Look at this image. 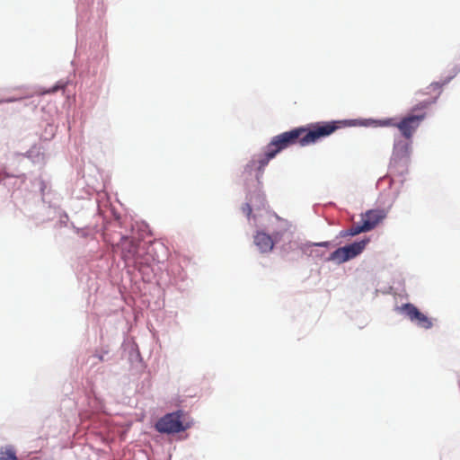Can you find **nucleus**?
Segmentation results:
<instances>
[{"label": "nucleus", "instance_id": "7ed1b4c3", "mask_svg": "<svg viewBox=\"0 0 460 460\" xmlns=\"http://www.w3.org/2000/svg\"><path fill=\"white\" fill-rule=\"evenodd\" d=\"M182 411L167 413L155 423V429L160 433L173 434L188 429L181 421Z\"/></svg>", "mask_w": 460, "mask_h": 460}, {"label": "nucleus", "instance_id": "6e6552de", "mask_svg": "<svg viewBox=\"0 0 460 460\" xmlns=\"http://www.w3.org/2000/svg\"><path fill=\"white\" fill-rule=\"evenodd\" d=\"M121 253L123 260L134 264L139 262L138 243L132 239L125 238L121 243Z\"/></svg>", "mask_w": 460, "mask_h": 460}, {"label": "nucleus", "instance_id": "2eb2a0df", "mask_svg": "<svg viewBox=\"0 0 460 460\" xmlns=\"http://www.w3.org/2000/svg\"><path fill=\"white\" fill-rule=\"evenodd\" d=\"M328 244H329L328 242L315 243V245H317V246H324V247H326Z\"/></svg>", "mask_w": 460, "mask_h": 460}, {"label": "nucleus", "instance_id": "f257e3e1", "mask_svg": "<svg viewBox=\"0 0 460 460\" xmlns=\"http://www.w3.org/2000/svg\"><path fill=\"white\" fill-rule=\"evenodd\" d=\"M346 126H348V123L345 120L311 123L306 127H298L275 136L268 146L278 155L282 150L296 144H299L301 146L315 144Z\"/></svg>", "mask_w": 460, "mask_h": 460}, {"label": "nucleus", "instance_id": "423d86ee", "mask_svg": "<svg viewBox=\"0 0 460 460\" xmlns=\"http://www.w3.org/2000/svg\"><path fill=\"white\" fill-rule=\"evenodd\" d=\"M411 151V139L401 137L394 140L392 164L407 163Z\"/></svg>", "mask_w": 460, "mask_h": 460}, {"label": "nucleus", "instance_id": "9d476101", "mask_svg": "<svg viewBox=\"0 0 460 460\" xmlns=\"http://www.w3.org/2000/svg\"><path fill=\"white\" fill-rule=\"evenodd\" d=\"M276 155L277 154L267 145V146L265 147L264 155L258 158L257 160H253L252 165H257V169L259 171H263V169L269 164V162L271 159H273Z\"/></svg>", "mask_w": 460, "mask_h": 460}, {"label": "nucleus", "instance_id": "ddd939ff", "mask_svg": "<svg viewBox=\"0 0 460 460\" xmlns=\"http://www.w3.org/2000/svg\"><path fill=\"white\" fill-rule=\"evenodd\" d=\"M66 86V84L62 82H58L53 87H51L50 89L47 90L45 92V93H56L58 92L59 89H64Z\"/></svg>", "mask_w": 460, "mask_h": 460}, {"label": "nucleus", "instance_id": "f03ea898", "mask_svg": "<svg viewBox=\"0 0 460 460\" xmlns=\"http://www.w3.org/2000/svg\"><path fill=\"white\" fill-rule=\"evenodd\" d=\"M442 85L437 82L432 83L427 87L428 92L417 93L418 95L429 94V97L419 100V102L411 108V113L402 117L400 121L394 122V119H386L380 120L378 122L379 125L383 127H395L399 129L402 137L411 139L421 122L427 117L426 110L435 103L440 95Z\"/></svg>", "mask_w": 460, "mask_h": 460}, {"label": "nucleus", "instance_id": "4468645a", "mask_svg": "<svg viewBox=\"0 0 460 460\" xmlns=\"http://www.w3.org/2000/svg\"><path fill=\"white\" fill-rule=\"evenodd\" d=\"M242 211L246 215L247 217H250L252 211L250 203L243 204L242 207Z\"/></svg>", "mask_w": 460, "mask_h": 460}, {"label": "nucleus", "instance_id": "0eeeda50", "mask_svg": "<svg viewBox=\"0 0 460 460\" xmlns=\"http://www.w3.org/2000/svg\"><path fill=\"white\" fill-rule=\"evenodd\" d=\"M282 234V232H275L271 236L264 232H258L254 236V243L261 252H268L273 249V238L278 241Z\"/></svg>", "mask_w": 460, "mask_h": 460}, {"label": "nucleus", "instance_id": "9b49d317", "mask_svg": "<svg viewBox=\"0 0 460 460\" xmlns=\"http://www.w3.org/2000/svg\"><path fill=\"white\" fill-rule=\"evenodd\" d=\"M371 230V226L367 223H362L361 225H353L349 229L342 231L341 235L345 236H354L363 232H368Z\"/></svg>", "mask_w": 460, "mask_h": 460}, {"label": "nucleus", "instance_id": "39448f33", "mask_svg": "<svg viewBox=\"0 0 460 460\" xmlns=\"http://www.w3.org/2000/svg\"><path fill=\"white\" fill-rule=\"evenodd\" d=\"M398 310L405 314L411 322L415 323L420 328L429 329L433 325L431 319L422 314L411 303L403 304L402 306L398 307Z\"/></svg>", "mask_w": 460, "mask_h": 460}, {"label": "nucleus", "instance_id": "f8f14e48", "mask_svg": "<svg viewBox=\"0 0 460 460\" xmlns=\"http://www.w3.org/2000/svg\"><path fill=\"white\" fill-rule=\"evenodd\" d=\"M16 454L13 447H0V460H16Z\"/></svg>", "mask_w": 460, "mask_h": 460}, {"label": "nucleus", "instance_id": "1a4fd4ad", "mask_svg": "<svg viewBox=\"0 0 460 460\" xmlns=\"http://www.w3.org/2000/svg\"><path fill=\"white\" fill-rule=\"evenodd\" d=\"M385 217H386V213L384 209H371L362 215V223L369 224L371 226V230H372Z\"/></svg>", "mask_w": 460, "mask_h": 460}, {"label": "nucleus", "instance_id": "20e7f679", "mask_svg": "<svg viewBox=\"0 0 460 460\" xmlns=\"http://www.w3.org/2000/svg\"><path fill=\"white\" fill-rule=\"evenodd\" d=\"M368 240L355 242L351 244L338 248L330 254L329 260L337 263H343L359 255L366 248Z\"/></svg>", "mask_w": 460, "mask_h": 460}]
</instances>
